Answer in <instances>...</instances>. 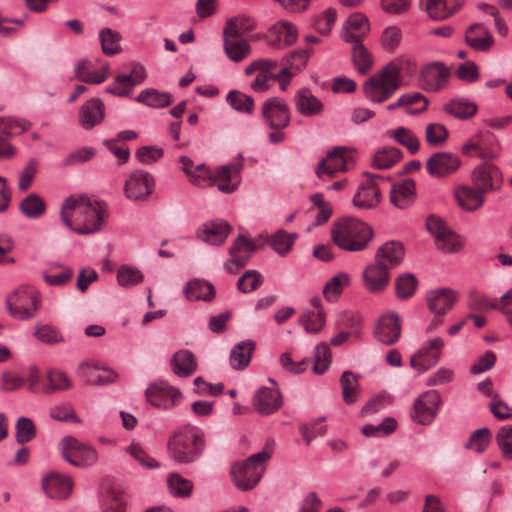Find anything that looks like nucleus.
<instances>
[{
	"label": "nucleus",
	"instance_id": "obj_1",
	"mask_svg": "<svg viewBox=\"0 0 512 512\" xmlns=\"http://www.w3.org/2000/svg\"><path fill=\"white\" fill-rule=\"evenodd\" d=\"M94 205L87 197L67 198L61 207L60 217L70 230L84 235L100 230L104 212Z\"/></svg>",
	"mask_w": 512,
	"mask_h": 512
},
{
	"label": "nucleus",
	"instance_id": "obj_2",
	"mask_svg": "<svg viewBox=\"0 0 512 512\" xmlns=\"http://www.w3.org/2000/svg\"><path fill=\"white\" fill-rule=\"evenodd\" d=\"M206 447L204 433L197 427L184 425L175 429L167 441L168 456L179 464L197 461Z\"/></svg>",
	"mask_w": 512,
	"mask_h": 512
},
{
	"label": "nucleus",
	"instance_id": "obj_3",
	"mask_svg": "<svg viewBox=\"0 0 512 512\" xmlns=\"http://www.w3.org/2000/svg\"><path fill=\"white\" fill-rule=\"evenodd\" d=\"M374 236V231L367 223L354 218L343 217L335 221L331 228L334 244L345 251L365 250Z\"/></svg>",
	"mask_w": 512,
	"mask_h": 512
},
{
	"label": "nucleus",
	"instance_id": "obj_4",
	"mask_svg": "<svg viewBox=\"0 0 512 512\" xmlns=\"http://www.w3.org/2000/svg\"><path fill=\"white\" fill-rule=\"evenodd\" d=\"M273 451L274 442H267L262 451L231 467L232 481L239 490L248 491L256 486L265 472L266 462L271 458Z\"/></svg>",
	"mask_w": 512,
	"mask_h": 512
},
{
	"label": "nucleus",
	"instance_id": "obj_5",
	"mask_svg": "<svg viewBox=\"0 0 512 512\" xmlns=\"http://www.w3.org/2000/svg\"><path fill=\"white\" fill-rule=\"evenodd\" d=\"M400 78V68L392 62L389 63L365 82L363 89L366 98L373 103L386 101L400 87Z\"/></svg>",
	"mask_w": 512,
	"mask_h": 512
},
{
	"label": "nucleus",
	"instance_id": "obj_6",
	"mask_svg": "<svg viewBox=\"0 0 512 512\" xmlns=\"http://www.w3.org/2000/svg\"><path fill=\"white\" fill-rule=\"evenodd\" d=\"M6 308L11 317L18 320H28L39 309L38 294L33 289L19 287L7 296Z\"/></svg>",
	"mask_w": 512,
	"mask_h": 512
},
{
	"label": "nucleus",
	"instance_id": "obj_7",
	"mask_svg": "<svg viewBox=\"0 0 512 512\" xmlns=\"http://www.w3.org/2000/svg\"><path fill=\"white\" fill-rule=\"evenodd\" d=\"M59 447L63 458L73 466H91L98 460V454L94 448L81 443L73 436L62 438Z\"/></svg>",
	"mask_w": 512,
	"mask_h": 512
},
{
	"label": "nucleus",
	"instance_id": "obj_8",
	"mask_svg": "<svg viewBox=\"0 0 512 512\" xmlns=\"http://www.w3.org/2000/svg\"><path fill=\"white\" fill-rule=\"evenodd\" d=\"M261 116L264 123L272 130H283L291 121L289 106L280 97L266 99L261 107Z\"/></svg>",
	"mask_w": 512,
	"mask_h": 512
},
{
	"label": "nucleus",
	"instance_id": "obj_9",
	"mask_svg": "<svg viewBox=\"0 0 512 512\" xmlns=\"http://www.w3.org/2000/svg\"><path fill=\"white\" fill-rule=\"evenodd\" d=\"M354 164L351 150L343 146L335 147L327 156L319 162L316 174L319 178L324 175L334 177L340 171H347Z\"/></svg>",
	"mask_w": 512,
	"mask_h": 512
},
{
	"label": "nucleus",
	"instance_id": "obj_10",
	"mask_svg": "<svg viewBox=\"0 0 512 512\" xmlns=\"http://www.w3.org/2000/svg\"><path fill=\"white\" fill-rule=\"evenodd\" d=\"M449 77L450 70L444 63L431 62L420 71V87L426 92H438L447 86Z\"/></svg>",
	"mask_w": 512,
	"mask_h": 512
},
{
	"label": "nucleus",
	"instance_id": "obj_11",
	"mask_svg": "<svg viewBox=\"0 0 512 512\" xmlns=\"http://www.w3.org/2000/svg\"><path fill=\"white\" fill-rule=\"evenodd\" d=\"M440 404L441 396L437 391L425 392L415 400L411 418L418 424L428 425L435 419Z\"/></svg>",
	"mask_w": 512,
	"mask_h": 512
},
{
	"label": "nucleus",
	"instance_id": "obj_12",
	"mask_svg": "<svg viewBox=\"0 0 512 512\" xmlns=\"http://www.w3.org/2000/svg\"><path fill=\"white\" fill-rule=\"evenodd\" d=\"M154 178L144 170L132 172L125 181V196L132 201L147 199L154 189Z\"/></svg>",
	"mask_w": 512,
	"mask_h": 512
},
{
	"label": "nucleus",
	"instance_id": "obj_13",
	"mask_svg": "<svg viewBox=\"0 0 512 512\" xmlns=\"http://www.w3.org/2000/svg\"><path fill=\"white\" fill-rule=\"evenodd\" d=\"M146 398L156 408L170 409L181 399V392L164 381L151 384L145 391Z\"/></svg>",
	"mask_w": 512,
	"mask_h": 512
},
{
	"label": "nucleus",
	"instance_id": "obj_14",
	"mask_svg": "<svg viewBox=\"0 0 512 512\" xmlns=\"http://www.w3.org/2000/svg\"><path fill=\"white\" fill-rule=\"evenodd\" d=\"M365 180L359 185L357 192L353 197V204L359 209H373L381 201V192L376 180L380 178L378 174L364 173Z\"/></svg>",
	"mask_w": 512,
	"mask_h": 512
},
{
	"label": "nucleus",
	"instance_id": "obj_15",
	"mask_svg": "<svg viewBox=\"0 0 512 512\" xmlns=\"http://www.w3.org/2000/svg\"><path fill=\"white\" fill-rule=\"evenodd\" d=\"M146 78L143 66L135 64L130 74L117 75L105 91L117 97H129L135 86L140 85Z\"/></svg>",
	"mask_w": 512,
	"mask_h": 512
},
{
	"label": "nucleus",
	"instance_id": "obj_16",
	"mask_svg": "<svg viewBox=\"0 0 512 512\" xmlns=\"http://www.w3.org/2000/svg\"><path fill=\"white\" fill-rule=\"evenodd\" d=\"M428 231L435 237L437 248L445 252H457L461 249L462 243L453 235L446 223L434 215L429 216L426 221Z\"/></svg>",
	"mask_w": 512,
	"mask_h": 512
},
{
	"label": "nucleus",
	"instance_id": "obj_17",
	"mask_svg": "<svg viewBox=\"0 0 512 512\" xmlns=\"http://www.w3.org/2000/svg\"><path fill=\"white\" fill-rule=\"evenodd\" d=\"M298 37L296 26L289 21H278L265 34L266 44L274 49L293 45Z\"/></svg>",
	"mask_w": 512,
	"mask_h": 512
},
{
	"label": "nucleus",
	"instance_id": "obj_18",
	"mask_svg": "<svg viewBox=\"0 0 512 512\" xmlns=\"http://www.w3.org/2000/svg\"><path fill=\"white\" fill-rule=\"evenodd\" d=\"M256 246L245 236H238L234 243L229 248V254L231 259L224 264L225 270L234 274L239 268L244 267L253 252H255Z\"/></svg>",
	"mask_w": 512,
	"mask_h": 512
},
{
	"label": "nucleus",
	"instance_id": "obj_19",
	"mask_svg": "<svg viewBox=\"0 0 512 512\" xmlns=\"http://www.w3.org/2000/svg\"><path fill=\"white\" fill-rule=\"evenodd\" d=\"M374 335L378 341L385 345L396 343L401 335V319L394 313L389 312L382 315L374 329Z\"/></svg>",
	"mask_w": 512,
	"mask_h": 512
},
{
	"label": "nucleus",
	"instance_id": "obj_20",
	"mask_svg": "<svg viewBox=\"0 0 512 512\" xmlns=\"http://www.w3.org/2000/svg\"><path fill=\"white\" fill-rule=\"evenodd\" d=\"M77 376L86 385H107L117 379V374L107 368L100 367L94 362H84L77 368Z\"/></svg>",
	"mask_w": 512,
	"mask_h": 512
},
{
	"label": "nucleus",
	"instance_id": "obj_21",
	"mask_svg": "<svg viewBox=\"0 0 512 512\" xmlns=\"http://www.w3.org/2000/svg\"><path fill=\"white\" fill-rule=\"evenodd\" d=\"M472 180L484 194L499 189L503 183L500 170L490 163L477 166L472 173Z\"/></svg>",
	"mask_w": 512,
	"mask_h": 512
},
{
	"label": "nucleus",
	"instance_id": "obj_22",
	"mask_svg": "<svg viewBox=\"0 0 512 512\" xmlns=\"http://www.w3.org/2000/svg\"><path fill=\"white\" fill-rule=\"evenodd\" d=\"M443 346L444 341L440 337L429 340L416 355L411 357V366L419 372L426 371L438 362Z\"/></svg>",
	"mask_w": 512,
	"mask_h": 512
},
{
	"label": "nucleus",
	"instance_id": "obj_23",
	"mask_svg": "<svg viewBox=\"0 0 512 512\" xmlns=\"http://www.w3.org/2000/svg\"><path fill=\"white\" fill-rule=\"evenodd\" d=\"M458 156L448 152L434 153L426 162V169L430 176L442 178L454 173L460 166Z\"/></svg>",
	"mask_w": 512,
	"mask_h": 512
},
{
	"label": "nucleus",
	"instance_id": "obj_24",
	"mask_svg": "<svg viewBox=\"0 0 512 512\" xmlns=\"http://www.w3.org/2000/svg\"><path fill=\"white\" fill-rule=\"evenodd\" d=\"M105 117V106L101 99L91 98L79 109L78 121L84 130H91L101 124Z\"/></svg>",
	"mask_w": 512,
	"mask_h": 512
},
{
	"label": "nucleus",
	"instance_id": "obj_25",
	"mask_svg": "<svg viewBox=\"0 0 512 512\" xmlns=\"http://www.w3.org/2000/svg\"><path fill=\"white\" fill-rule=\"evenodd\" d=\"M370 31L368 18L362 13L349 16L341 29V37L347 43L361 42Z\"/></svg>",
	"mask_w": 512,
	"mask_h": 512
},
{
	"label": "nucleus",
	"instance_id": "obj_26",
	"mask_svg": "<svg viewBox=\"0 0 512 512\" xmlns=\"http://www.w3.org/2000/svg\"><path fill=\"white\" fill-rule=\"evenodd\" d=\"M42 487L49 498L66 499L72 492L73 481L69 476L51 472L42 480Z\"/></svg>",
	"mask_w": 512,
	"mask_h": 512
},
{
	"label": "nucleus",
	"instance_id": "obj_27",
	"mask_svg": "<svg viewBox=\"0 0 512 512\" xmlns=\"http://www.w3.org/2000/svg\"><path fill=\"white\" fill-rule=\"evenodd\" d=\"M231 232V226L224 220H213L204 223L196 231L198 239L211 245L222 244L229 233Z\"/></svg>",
	"mask_w": 512,
	"mask_h": 512
},
{
	"label": "nucleus",
	"instance_id": "obj_28",
	"mask_svg": "<svg viewBox=\"0 0 512 512\" xmlns=\"http://www.w3.org/2000/svg\"><path fill=\"white\" fill-rule=\"evenodd\" d=\"M363 279L366 288L371 292L384 290L389 283L390 274L387 265L375 260V263L368 265L363 271Z\"/></svg>",
	"mask_w": 512,
	"mask_h": 512
},
{
	"label": "nucleus",
	"instance_id": "obj_29",
	"mask_svg": "<svg viewBox=\"0 0 512 512\" xmlns=\"http://www.w3.org/2000/svg\"><path fill=\"white\" fill-rule=\"evenodd\" d=\"M465 42L476 51H488L494 44V38L482 23H474L465 31Z\"/></svg>",
	"mask_w": 512,
	"mask_h": 512
},
{
	"label": "nucleus",
	"instance_id": "obj_30",
	"mask_svg": "<svg viewBox=\"0 0 512 512\" xmlns=\"http://www.w3.org/2000/svg\"><path fill=\"white\" fill-rule=\"evenodd\" d=\"M426 299L431 312L444 315L457 301V293L447 288L432 290L427 293Z\"/></svg>",
	"mask_w": 512,
	"mask_h": 512
},
{
	"label": "nucleus",
	"instance_id": "obj_31",
	"mask_svg": "<svg viewBox=\"0 0 512 512\" xmlns=\"http://www.w3.org/2000/svg\"><path fill=\"white\" fill-rule=\"evenodd\" d=\"M296 110L305 117H313L322 113L324 105L313 95L310 89L301 88L294 96Z\"/></svg>",
	"mask_w": 512,
	"mask_h": 512
},
{
	"label": "nucleus",
	"instance_id": "obj_32",
	"mask_svg": "<svg viewBox=\"0 0 512 512\" xmlns=\"http://www.w3.org/2000/svg\"><path fill=\"white\" fill-rule=\"evenodd\" d=\"M416 198V186L414 180L408 178L394 184L390 191V201L399 209H406L413 204Z\"/></svg>",
	"mask_w": 512,
	"mask_h": 512
},
{
	"label": "nucleus",
	"instance_id": "obj_33",
	"mask_svg": "<svg viewBox=\"0 0 512 512\" xmlns=\"http://www.w3.org/2000/svg\"><path fill=\"white\" fill-rule=\"evenodd\" d=\"M282 404L281 394L274 388H260L254 396L253 405L261 414H271Z\"/></svg>",
	"mask_w": 512,
	"mask_h": 512
},
{
	"label": "nucleus",
	"instance_id": "obj_34",
	"mask_svg": "<svg viewBox=\"0 0 512 512\" xmlns=\"http://www.w3.org/2000/svg\"><path fill=\"white\" fill-rule=\"evenodd\" d=\"M223 38L224 51L231 61L238 63L250 55L251 46L243 37L223 32Z\"/></svg>",
	"mask_w": 512,
	"mask_h": 512
},
{
	"label": "nucleus",
	"instance_id": "obj_35",
	"mask_svg": "<svg viewBox=\"0 0 512 512\" xmlns=\"http://www.w3.org/2000/svg\"><path fill=\"white\" fill-rule=\"evenodd\" d=\"M465 0H427L426 10L434 20H444L459 11Z\"/></svg>",
	"mask_w": 512,
	"mask_h": 512
},
{
	"label": "nucleus",
	"instance_id": "obj_36",
	"mask_svg": "<svg viewBox=\"0 0 512 512\" xmlns=\"http://www.w3.org/2000/svg\"><path fill=\"white\" fill-rule=\"evenodd\" d=\"M404 247L401 243L390 241L383 244L375 254V260L387 265L388 269L398 266L404 258Z\"/></svg>",
	"mask_w": 512,
	"mask_h": 512
},
{
	"label": "nucleus",
	"instance_id": "obj_37",
	"mask_svg": "<svg viewBox=\"0 0 512 512\" xmlns=\"http://www.w3.org/2000/svg\"><path fill=\"white\" fill-rule=\"evenodd\" d=\"M459 206L466 211H474L484 203V193L477 187L461 186L455 190Z\"/></svg>",
	"mask_w": 512,
	"mask_h": 512
},
{
	"label": "nucleus",
	"instance_id": "obj_38",
	"mask_svg": "<svg viewBox=\"0 0 512 512\" xmlns=\"http://www.w3.org/2000/svg\"><path fill=\"white\" fill-rule=\"evenodd\" d=\"M255 347V342L252 340H245L236 344L230 352V364L232 368L235 370H243L246 368L251 361Z\"/></svg>",
	"mask_w": 512,
	"mask_h": 512
},
{
	"label": "nucleus",
	"instance_id": "obj_39",
	"mask_svg": "<svg viewBox=\"0 0 512 512\" xmlns=\"http://www.w3.org/2000/svg\"><path fill=\"white\" fill-rule=\"evenodd\" d=\"M184 292L187 299L190 301L203 300L210 302L214 299L216 294L215 287L212 283L199 279L190 281L186 285Z\"/></svg>",
	"mask_w": 512,
	"mask_h": 512
},
{
	"label": "nucleus",
	"instance_id": "obj_40",
	"mask_svg": "<svg viewBox=\"0 0 512 512\" xmlns=\"http://www.w3.org/2000/svg\"><path fill=\"white\" fill-rule=\"evenodd\" d=\"M46 384L41 388L44 394H52L65 391L73 387V383L68 375L59 369H49L46 373Z\"/></svg>",
	"mask_w": 512,
	"mask_h": 512
},
{
	"label": "nucleus",
	"instance_id": "obj_41",
	"mask_svg": "<svg viewBox=\"0 0 512 512\" xmlns=\"http://www.w3.org/2000/svg\"><path fill=\"white\" fill-rule=\"evenodd\" d=\"M171 365L173 372L180 377H188L197 369L196 359L189 350L176 352L171 359Z\"/></svg>",
	"mask_w": 512,
	"mask_h": 512
},
{
	"label": "nucleus",
	"instance_id": "obj_42",
	"mask_svg": "<svg viewBox=\"0 0 512 512\" xmlns=\"http://www.w3.org/2000/svg\"><path fill=\"white\" fill-rule=\"evenodd\" d=\"M403 157V153L396 147H382L378 149L372 158V166L376 169H389Z\"/></svg>",
	"mask_w": 512,
	"mask_h": 512
},
{
	"label": "nucleus",
	"instance_id": "obj_43",
	"mask_svg": "<svg viewBox=\"0 0 512 512\" xmlns=\"http://www.w3.org/2000/svg\"><path fill=\"white\" fill-rule=\"evenodd\" d=\"M136 101L152 108H164L172 103V96L167 92L149 88L141 91L136 97Z\"/></svg>",
	"mask_w": 512,
	"mask_h": 512
},
{
	"label": "nucleus",
	"instance_id": "obj_44",
	"mask_svg": "<svg viewBox=\"0 0 512 512\" xmlns=\"http://www.w3.org/2000/svg\"><path fill=\"white\" fill-rule=\"evenodd\" d=\"M351 44V59L355 68L361 74L368 73L373 65L372 55L362 41Z\"/></svg>",
	"mask_w": 512,
	"mask_h": 512
},
{
	"label": "nucleus",
	"instance_id": "obj_45",
	"mask_svg": "<svg viewBox=\"0 0 512 512\" xmlns=\"http://www.w3.org/2000/svg\"><path fill=\"white\" fill-rule=\"evenodd\" d=\"M169 492L177 498H187L192 494L193 482L178 473H171L167 478Z\"/></svg>",
	"mask_w": 512,
	"mask_h": 512
},
{
	"label": "nucleus",
	"instance_id": "obj_46",
	"mask_svg": "<svg viewBox=\"0 0 512 512\" xmlns=\"http://www.w3.org/2000/svg\"><path fill=\"white\" fill-rule=\"evenodd\" d=\"M444 110L457 119L466 120L476 114L477 106L473 102L458 99L445 104Z\"/></svg>",
	"mask_w": 512,
	"mask_h": 512
},
{
	"label": "nucleus",
	"instance_id": "obj_47",
	"mask_svg": "<svg viewBox=\"0 0 512 512\" xmlns=\"http://www.w3.org/2000/svg\"><path fill=\"white\" fill-rule=\"evenodd\" d=\"M491 441L492 433L490 429L487 427H482L470 434L469 439L465 444V448L468 450H473L477 454H482L487 450Z\"/></svg>",
	"mask_w": 512,
	"mask_h": 512
},
{
	"label": "nucleus",
	"instance_id": "obj_48",
	"mask_svg": "<svg viewBox=\"0 0 512 512\" xmlns=\"http://www.w3.org/2000/svg\"><path fill=\"white\" fill-rule=\"evenodd\" d=\"M403 108L409 115H419L427 110L429 101L420 92H409L400 96Z\"/></svg>",
	"mask_w": 512,
	"mask_h": 512
},
{
	"label": "nucleus",
	"instance_id": "obj_49",
	"mask_svg": "<svg viewBox=\"0 0 512 512\" xmlns=\"http://www.w3.org/2000/svg\"><path fill=\"white\" fill-rule=\"evenodd\" d=\"M19 209L26 217L36 219L45 212L46 204L38 194L31 193L21 201Z\"/></svg>",
	"mask_w": 512,
	"mask_h": 512
},
{
	"label": "nucleus",
	"instance_id": "obj_50",
	"mask_svg": "<svg viewBox=\"0 0 512 512\" xmlns=\"http://www.w3.org/2000/svg\"><path fill=\"white\" fill-rule=\"evenodd\" d=\"M255 28V21L247 15H239L227 20L223 32L243 37Z\"/></svg>",
	"mask_w": 512,
	"mask_h": 512
},
{
	"label": "nucleus",
	"instance_id": "obj_51",
	"mask_svg": "<svg viewBox=\"0 0 512 512\" xmlns=\"http://www.w3.org/2000/svg\"><path fill=\"white\" fill-rule=\"evenodd\" d=\"M228 104L236 111L245 114H252L254 111V99L238 90H231L226 96Z\"/></svg>",
	"mask_w": 512,
	"mask_h": 512
},
{
	"label": "nucleus",
	"instance_id": "obj_52",
	"mask_svg": "<svg viewBox=\"0 0 512 512\" xmlns=\"http://www.w3.org/2000/svg\"><path fill=\"white\" fill-rule=\"evenodd\" d=\"M340 383L345 403L349 405L355 403L359 396L358 377L350 371H345L341 375Z\"/></svg>",
	"mask_w": 512,
	"mask_h": 512
},
{
	"label": "nucleus",
	"instance_id": "obj_53",
	"mask_svg": "<svg viewBox=\"0 0 512 512\" xmlns=\"http://www.w3.org/2000/svg\"><path fill=\"white\" fill-rule=\"evenodd\" d=\"M99 40L104 54L112 56L120 52L121 35L119 32L110 28H103L99 32Z\"/></svg>",
	"mask_w": 512,
	"mask_h": 512
},
{
	"label": "nucleus",
	"instance_id": "obj_54",
	"mask_svg": "<svg viewBox=\"0 0 512 512\" xmlns=\"http://www.w3.org/2000/svg\"><path fill=\"white\" fill-rule=\"evenodd\" d=\"M297 238L295 233H288L285 230H278L271 235L269 243L271 247L280 255L287 254Z\"/></svg>",
	"mask_w": 512,
	"mask_h": 512
},
{
	"label": "nucleus",
	"instance_id": "obj_55",
	"mask_svg": "<svg viewBox=\"0 0 512 512\" xmlns=\"http://www.w3.org/2000/svg\"><path fill=\"white\" fill-rule=\"evenodd\" d=\"M350 279L346 273H339L333 276L324 286L323 294L328 301H334L345 286L349 285Z\"/></svg>",
	"mask_w": 512,
	"mask_h": 512
},
{
	"label": "nucleus",
	"instance_id": "obj_56",
	"mask_svg": "<svg viewBox=\"0 0 512 512\" xmlns=\"http://www.w3.org/2000/svg\"><path fill=\"white\" fill-rule=\"evenodd\" d=\"M418 281L413 274L405 273L397 277L395 281L396 295L400 299L410 298L417 287Z\"/></svg>",
	"mask_w": 512,
	"mask_h": 512
},
{
	"label": "nucleus",
	"instance_id": "obj_57",
	"mask_svg": "<svg viewBox=\"0 0 512 512\" xmlns=\"http://www.w3.org/2000/svg\"><path fill=\"white\" fill-rule=\"evenodd\" d=\"M391 136L400 145L406 147L411 154H415L420 147L419 139L416 135L405 127H398L391 132Z\"/></svg>",
	"mask_w": 512,
	"mask_h": 512
},
{
	"label": "nucleus",
	"instance_id": "obj_58",
	"mask_svg": "<svg viewBox=\"0 0 512 512\" xmlns=\"http://www.w3.org/2000/svg\"><path fill=\"white\" fill-rule=\"evenodd\" d=\"M331 364V350L326 343L318 344L314 349L313 371L316 374H323Z\"/></svg>",
	"mask_w": 512,
	"mask_h": 512
},
{
	"label": "nucleus",
	"instance_id": "obj_59",
	"mask_svg": "<svg viewBox=\"0 0 512 512\" xmlns=\"http://www.w3.org/2000/svg\"><path fill=\"white\" fill-rule=\"evenodd\" d=\"M143 281L142 272L133 266L122 265L117 271V282L122 287H129Z\"/></svg>",
	"mask_w": 512,
	"mask_h": 512
},
{
	"label": "nucleus",
	"instance_id": "obj_60",
	"mask_svg": "<svg viewBox=\"0 0 512 512\" xmlns=\"http://www.w3.org/2000/svg\"><path fill=\"white\" fill-rule=\"evenodd\" d=\"M300 322L308 333H318L324 327L325 313L323 310L306 311L301 315Z\"/></svg>",
	"mask_w": 512,
	"mask_h": 512
},
{
	"label": "nucleus",
	"instance_id": "obj_61",
	"mask_svg": "<svg viewBox=\"0 0 512 512\" xmlns=\"http://www.w3.org/2000/svg\"><path fill=\"white\" fill-rule=\"evenodd\" d=\"M97 154V150L93 147H81L70 152L63 160L64 167L80 165L90 161Z\"/></svg>",
	"mask_w": 512,
	"mask_h": 512
},
{
	"label": "nucleus",
	"instance_id": "obj_62",
	"mask_svg": "<svg viewBox=\"0 0 512 512\" xmlns=\"http://www.w3.org/2000/svg\"><path fill=\"white\" fill-rule=\"evenodd\" d=\"M496 442L502 457L512 460V425H505L499 428L496 434Z\"/></svg>",
	"mask_w": 512,
	"mask_h": 512
},
{
	"label": "nucleus",
	"instance_id": "obj_63",
	"mask_svg": "<svg viewBox=\"0 0 512 512\" xmlns=\"http://www.w3.org/2000/svg\"><path fill=\"white\" fill-rule=\"evenodd\" d=\"M447 128L439 123L428 124L425 130V139L428 144L434 147L441 146L448 138Z\"/></svg>",
	"mask_w": 512,
	"mask_h": 512
},
{
	"label": "nucleus",
	"instance_id": "obj_64",
	"mask_svg": "<svg viewBox=\"0 0 512 512\" xmlns=\"http://www.w3.org/2000/svg\"><path fill=\"white\" fill-rule=\"evenodd\" d=\"M15 428L16 440L20 444L30 442L36 436V427L30 418L20 417Z\"/></svg>",
	"mask_w": 512,
	"mask_h": 512
}]
</instances>
